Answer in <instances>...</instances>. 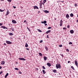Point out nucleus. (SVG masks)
Here are the masks:
<instances>
[{
  "mask_svg": "<svg viewBox=\"0 0 78 78\" xmlns=\"http://www.w3.org/2000/svg\"><path fill=\"white\" fill-rule=\"evenodd\" d=\"M66 51H67L68 52H69V49H66Z\"/></svg>",
  "mask_w": 78,
  "mask_h": 78,
  "instance_id": "7c9ffc66",
  "label": "nucleus"
},
{
  "mask_svg": "<svg viewBox=\"0 0 78 78\" xmlns=\"http://www.w3.org/2000/svg\"><path fill=\"white\" fill-rule=\"evenodd\" d=\"M50 31H51V30H49L47 31V32H46V33L47 34H48V33H50Z\"/></svg>",
  "mask_w": 78,
  "mask_h": 78,
  "instance_id": "a211bd4d",
  "label": "nucleus"
},
{
  "mask_svg": "<svg viewBox=\"0 0 78 78\" xmlns=\"http://www.w3.org/2000/svg\"><path fill=\"white\" fill-rule=\"evenodd\" d=\"M3 73V72L1 71L0 72V75L1 74Z\"/></svg>",
  "mask_w": 78,
  "mask_h": 78,
  "instance_id": "a18cd8bd",
  "label": "nucleus"
},
{
  "mask_svg": "<svg viewBox=\"0 0 78 78\" xmlns=\"http://www.w3.org/2000/svg\"><path fill=\"white\" fill-rule=\"evenodd\" d=\"M69 44H72V43L70 42L69 43Z\"/></svg>",
  "mask_w": 78,
  "mask_h": 78,
  "instance_id": "37998d69",
  "label": "nucleus"
},
{
  "mask_svg": "<svg viewBox=\"0 0 78 78\" xmlns=\"http://www.w3.org/2000/svg\"><path fill=\"white\" fill-rule=\"evenodd\" d=\"M45 49H47V47H45Z\"/></svg>",
  "mask_w": 78,
  "mask_h": 78,
  "instance_id": "bf43d9fd",
  "label": "nucleus"
},
{
  "mask_svg": "<svg viewBox=\"0 0 78 78\" xmlns=\"http://www.w3.org/2000/svg\"><path fill=\"white\" fill-rule=\"evenodd\" d=\"M71 69H72L73 70H75V69L74 68V67H73V66H71Z\"/></svg>",
  "mask_w": 78,
  "mask_h": 78,
  "instance_id": "bb28decb",
  "label": "nucleus"
},
{
  "mask_svg": "<svg viewBox=\"0 0 78 78\" xmlns=\"http://www.w3.org/2000/svg\"><path fill=\"white\" fill-rule=\"evenodd\" d=\"M47 66H48V67H50L51 66V64L50 63H47Z\"/></svg>",
  "mask_w": 78,
  "mask_h": 78,
  "instance_id": "9b49d317",
  "label": "nucleus"
},
{
  "mask_svg": "<svg viewBox=\"0 0 78 78\" xmlns=\"http://www.w3.org/2000/svg\"><path fill=\"white\" fill-rule=\"evenodd\" d=\"M13 8L14 9H16V7L14 6H13Z\"/></svg>",
  "mask_w": 78,
  "mask_h": 78,
  "instance_id": "c03bdc74",
  "label": "nucleus"
},
{
  "mask_svg": "<svg viewBox=\"0 0 78 78\" xmlns=\"http://www.w3.org/2000/svg\"><path fill=\"white\" fill-rule=\"evenodd\" d=\"M8 75H9L8 73H7L5 76V78H7V76H8Z\"/></svg>",
  "mask_w": 78,
  "mask_h": 78,
  "instance_id": "6ab92c4d",
  "label": "nucleus"
},
{
  "mask_svg": "<svg viewBox=\"0 0 78 78\" xmlns=\"http://www.w3.org/2000/svg\"><path fill=\"white\" fill-rule=\"evenodd\" d=\"M40 6H42V3H41L39 4Z\"/></svg>",
  "mask_w": 78,
  "mask_h": 78,
  "instance_id": "cd10ccee",
  "label": "nucleus"
},
{
  "mask_svg": "<svg viewBox=\"0 0 78 78\" xmlns=\"http://www.w3.org/2000/svg\"><path fill=\"white\" fill-rule=\"evenodd\" d=\"M70 32L71 34H73L74 33V31L73 30H71L70 31Z\"/></svg>",
  "mask_w": 78,
  "mask_h": 78,
  "instance_id": "9d476101",
  "label": "nucleus"
},
{
  "mask_svg": "<svg viewBox=\"0 0 78 78\" xmlns=\"http://www.w3.org/2000/svg\"><path fill=\"white\" fill-rule=\"evenodd\" d=\"M2 25L3 24H2V23H0V26H2Z\"/></svg>",
  "mask_w": 78,
  "mask_h": 78,
  "instance_id": "49530a36",
  "label": "nucleus"
},
{
  "mask_svg": "<svg viewBox=\"0 0 78 78\" xmlns=\"http://www.w3.org/2000/svg\"><path fill=\"white\" fill-rule=\"evenodd\" d=\"M66 27H64L63 28V30H66Z\"/></svg>",
  "mask_w": 78,
  "mask_h": 78,
  "instance_id": "de8ad7c7",
  "label": "nucleus"
},
{
  "mask_svg": "<svg viewBox=\"0 0 78 78\" xmlns=\"http://www.w3.org/2000/svg\"><path fill=\"white\" fill-rule=\"evenodd\" d=\"M66 18H69V14H66Z\"/></svg>",
  "mask_w": 78,
  "mask_h": 78,
  "instance_id": "2eb2a0df",
  "label": "nucleus"
},
{
  "mask_svg": "<svg viewBox=\"0 0 78 78\" xmlns=\"http://www.w3.org/2000/svg\"><path fill=\"white\" fill-rule=\"evenodd\" d=\"M36 70H39V69H38V68H36Z\"/></svg>",
  "mask_w": 78,
  "mask_h": 78,
  "instance_id": "6e6d98bb",
  "label": "nucleus"
},
{
  "mask_svg": "<svg viewBox=\"0 0 78 78\" xmlns=\"http://www.w3.org/2000/svg\"><path fill=\"white\" fill-rule=\"evenodd\" d=\"M56 69H61V65H60V64H56Z\"/></svg>",
  "mask_w": 78,
  "mask_h": 78,
  "instance_id": "f257e3e1",
  "label": "nucleus"
},
{
  "mask_svg": "<svg viewBox=\"0 0 78 78\" xmlns=\"http://www.w3.org/2000/svg\"><path fill=\"white\" fill-rule=\"evenodd\" d=\"M9 35L10 36H12V35H13V34H12V33H9Z\"/></svg>",
  "mask_w": 78,
  "mask_h": 78,
  "instance_id": "393cba45",
  "label": "nucleus"
},
{
  "mask_svg": "<svg viewBox=\"0 0 78 78\" xmlns=\"http://www.w3.org/2000/svg\"><path fill=\"white\" fill-rule=\"evenodd\" d=\"M28 46V44H27V43H26V44L25 45V47H27Z\"/></svg>",
  "mask_w": 78,
  "mask_h": 78,
  "instance_id": "412c9836",
  "label": "nucleus"
},
{
  "mask_svg": "<svg viewBox=\"0 0 78 78\" xmlns=\"http://www.w3.org/2000/svg\"><path fill=\"white\" fill-rule=\"evenodd\" d=\"M51 27H49L48 28V29H51Z\"/></svg>",
  "mask_w": 78,
  "mask_h": 78,
  "instance_id": "c9c22d12",
  "label": "nucleus"
},
{
  "mask_svg": "<svg viewBox=\"0 0 78 78\" xmlns=\"http://www.w3.org/2000/svg\"><path fill=\"white\" fill-rule=\"evenodd\" d=\"M7 1H8V2H11V0H7Z\"/></svg>",
  "mask_w": 78,
  "mask_h": 78,
  "instance_id": "58836bf2",
  "label": "nucleus"
},
{
  "mask_svg": "<svg viewBox=\"0 0 78 78\" xmlns=\"http://www.w3.org/2000/svg\"><path fill=\"white\" fill-rule=\"evenodd\" d=\"M38 12H40V11H39Z\"/></svg>",
  "mask_w": 78,
  "mask_h": 78,
  "instance_id": "0e129e2a",
  "label": "nucleus"
},
{
  "mask_svg": "<svg viewBox=\"0 0 78 78\" xmlns=\"http://www.w3.org/2000/svg\"><path fill=\"white\" fill-rule=\"evenodd\" d=\"M43 68V69H45V67L44 66H42Z\"/></svg>",
  "mask_w": 78,
  "mask_h": 78,
  "instance_id": "473e14b6",
  "label": "nucleus"
},
{
  "mask_svg": "<svg viewBox=\"0 0 78 78\" xmlns=\"http://www.w3.org/2000/svg\"><path fill=\"white\" fill-rule=\"evenodd\" d=\"M41 23H44V24H45V23H47V21H46V20H44L43 22L42 21L41 22Z\"/></svg>",
  "mask_w": 78,
  "mask_h": 78,
  "instance_id": "1a4fd4ad",
  "label": "nucleus"
},
{
  "mask_svg": "<svg viewBox=\"0 0 78 78\" xmlns=\"http://www.w3.org/2000/svg\"><path fill=\"white\" fill-rule=\"evenodd\" d=\"M47 2L46 0H43V3H45V2Z\"/></svg>",
  "mask_w": 78,
  "mask_h": 78,
  "instance_id": "a878e982",
  "label": "nucleus"
},
{
  "mask_svg": "<svg viewBox=\"0 0 78 78\" xmlns=\"http://www.w3.org/2000/svg\"><path fill=\"white\" fill-rule=\"evenodd\" d=\"M61 2H62V3H63V2H64V1H61Z\"/></svg>",
  "mask_w": 78,
  "mask_h": 78,
  "instance_id": "680f3d73",
  "label": "nucleus"
},
{
  "mask_svg": "<svg viewBox=\"0 0 78 78\" xmlns=\"http://www.w3.org/2000/svg\"><path fill=\"white\" fill-rule=\"evenodd\" d=\"M60 55L61 56H62V57H63V54H61Z\"/></svg>",
  "mask_w": 78,
  "mask_h": 78,
  "instance_id": "a19ab883",
  "label": "nucleus"
},
{
  "mask_svg": "<svg viewBox=\"0 0 78 78\" xmlns=\"http://www.w3.org/2000/svg\"><path fill=\"white\" fill-rule=\"evenodd\" d=\"M39 54L40 56H42V54L41 53H39Z\"/></svg>",
  "mask_w": 78,
  "mask_h": 78,
  "instance_id": "b1692460",
  "label": "nucleus"
},
{
  "mask_svg": "<svg viewBox=\"0 0 78 78\" xmlns=\"http://www.w3.org/2000/svg\"><path fill=\"white\" fill-rule=\"evenodd\" d=\"M9 14V10H7V12L6 14H5L6 16H8V14Z\"/></svg>",
  "mask_w": 78,
  "mask_h": 78,
  "instance_id": "ddd939ff",
  "label": "nucleus"
},
{
  "mask_svg": "<svg viewBox=\"0 0 78 78\" xmlns=\"http://www.w3.org/2000/svg\"><path fill=\"white\" fill-rule=\"evenodd\" d=\"M44 25H45V26H47V24H44Z\"/></svg>",
  "mask_w": 78,
  "mask_h": 78,
  "instance_id": "3c124183",
  "label": "nucleus"
},
{
  "mask_svg": "<svg viewBox=\"0 0 78 78\" xmlns=\"http://www.w3.org/2000/svg\"><path fill=\"white\" fill-rule=\"evenodd\" d=\"M12 22L13 23H16V21L15 20H12Z\"/></svg>",
  "mask_w": 78,
  "mask_h": 78,
  "instance_id": "dca6fc26",
  "label": "nucleus"
},
{
  "mask_svg": "<svg viewBox=\"0 0 78 78\" xmlns=\"http://www.w3.org/2000/svg\"><path fill=\"white\" fill-rule=\"evenodd\" d=\"M27 22V21L26 20H25L24 21V23H25V22Z\"/></svg>",
  "mask_w": 78,
  "mask_h": 78,
  "instance_id": "8fccbe9b",
  "label": "nucleus"
},
{
  "mask_svg": "<svg viewBox=\"0 0 78 78\" xmlns=\"http://www.w3.org/2000/svg\"><path fill=\"white\" fill-rule=\"evenodd\" d=\"M6 42L7 44H12V42H11V41H6Z\"/></svg>",
  "mask_w": 78,
  "mask_h": 78,
  "instance_id": "f03ea898",
  "label": "nucleus"
},
{
  "mask_svg": "<svg viewBox=\"0 0 78 78\" xmlns=\"http://www.w3.org/2000/svg\"><path fill=\"white\" fill-rule=\"evenodd\" d=\"M62 20H61L60 21V26L61 27L62 25Z\"/></svg>",
  "mask_w": 78,
  "mask_h": 78,
  "instance_id": "423d86ee",
  "label": "nucleus"
},
{
  "mask_svg": "<svg viewBox=\"0 0 78 78\" xmlns=\"http://www.w3.org/2000/svg\"><path fill=\"white\" fill-rule=\"evenodd\" d=\"M27 29H28V30L29 31H30V29H29V28H28V27H27Z\"/></svg>",
  "mask_w": 78,
  "mask_h": 78,
  "instance_id": "72a5a7b5",
  "label": "nucleus"
},
{
  "mask_svg": "<svg viewBox=\"0 0 78 78\" xmlns=\"http://www.w3.org/2000/svg\"><path fill=\"white\" fill-rule=\"evenodd\" d=\"M74 6H75L76 7L77 6V4H75L74 5Z\"/></svg>",
  "mask_w": 78,
  "mask_h": 78,
  "instance_id": "4c0bfd02",
  "label": "nucleus"
},
{
  "mask_svg": "<svg viewBox=\"0 0 78 78\" xmlns=\"http://www.w3.org/2000/svg\"><path fill=\"white\" fill-rule=\"evenodd\" d=\"M34 9H39V8L37 6H35L34 7Z\"/></svg>",
  "mask_w": 78,
  "mask_h": 78,
  "instance_id": "39448f33",
  "label": "nucleus"
},
{
  "mask_svg": "<svg viewBox=\"0 0 78 78\" xmlns=\"http://www.w3.org/2000/svg\"><path fill=\"white\" fill-rule=\"evenodd\" d=\"M44 3H44V2H43L42 3V4H43V5H44Z\"/></svg>",
  "mask_w": 78,
  "mask_h": 78,
  "instance_id": "4d7b16f0",
  "label": "nucleus"
},
{
  "mask_svg": "<svg viewBox=\"0 0 78 78\" xmlns=\"http://www.w3.org/2000/svg\"><path fill=\"white\" fill-rule=\"evenodd\" d=\"M19 59H20V60H22L23 61H26V59H25V58H19Z\"/></svg>",
  "mask_w": 78,
  "mask_h": 78,
  "instance_id": "20e7f679",
  "label": "nucleus"
},
{
  "mask_svg": "<svg viewBox=\"0 0 78 78\" xmlns=\"http://www.w3.org/2000/svg\"><path fill=\"white\" fill-rule=\"evenodd\" d=\"M4 44L5 45H6V44L5 43H4Z\"/></svg>",
  "mask_w": 78,
  "mask_h": 78,
  "instance_id": "e2e57ef3",
  "label": "nucleus"
},
{
  "mask_svg": "<svg viewBox=\"0 0 78 78\" xmlns=\"http://www.w3.org/2000/svg\"><path fill=\"white\" fill-rule=\"evenodd\" d=\"M52 70L54 73H56V72H57L56 70L55 69H53Z\"/></svg>",
  "mask_w": 78,
  "mask_h": 78,
  "instance_id": "f3484780",
  "label": "nucleus"
},
{
  "mask_svg": "<svg viewBox=\"0 0 78 78\" xmlns=\"http://www.w3.org/2000/svg\"><path fill=\"white\" fill-rule=\"evenodd\" d=\"M70 61H68V63H70Z\"/></svg>",
  "mask_w": 78,
  "mask_h": 78,
  "instance_id": "603ef678",
  "label": "nucleus"
},
{
  "mask_svg": "<svg viewBox=\"0 0 78 78\" xmlns=\"http://www.w3.org/2000/svg\"><path fill=\"white\" fill-rule=\"evenodd\" d=\"M46 51H48V49H46Z\"/></svg>",
  "mask_w": 78,
  "mask_h": 78,
  "instance_id": "13d9d810",
  "label": "nucleus"
},
{
  "mask_svg": "<svg viewBox=\"0 0 78 78\" xmlns=\"http://www.w3.org/2000/svg\"><path fill=\"white\" fill-rule=\"evenodd\" d=\"M77 22L78 23V20H77Z\"/></svg>",
  "mask_w": 78,
  "mask_h": 78,
  "instance_id": "69168bd1",
  "label": "nucleus"
},
{
  "mask_svg": "<svg viewBox=\"0 0 78 78\" xmlns=\"http://www.w3.org/2000/svg\"><path fill=\"white\" fill-rule=\"evenodd\" d=\"M1 28H3V29H8V27H6L2 26L1 27Z\"/></svg>",
  "mask_w": 78,
  "mask_h": 78,
  "instance_id": "0eeeda50",
  "label": "nucleus"
},
{
  "mask_svg": "<svg viewBox=\"0 0 78 78\" xmlns=\"http://www.w3.org/2000/svg\"><path fill=\"white\" fill-rule=\"evenodd\" d=\"M42 42H43V41L41 40L40 42V43H42Z\"/></svg>",
  "mask_w": 78,
  "mask_h": 78,
  "instance_id": "f704fd0d",
  "label": "nucleus"
},
{
  "mask_svg": "<svg viewBox=\"0 0 78 78\" xmlns=\"http://www.w3.org/2000/svg\"><path fill=\"white\" fill-rule=\"evenodd\" d=\"M43 12H45V13H49L50 12L47 10H44Z\"/></svg>",
  "mask_w": 78,
  "mask_h": 78,
  "instance_id": "6e6552de",
  "label": "nucleus"
},
{
  "mask_svg": "<svg viewBox=\"0 0 78 78\" xmlns=\"http://www.w3.org/2000/svg\"><path fill=\"white\" fill-rule=\"evenodd\" d=\"M19 73H20V74H22V72H19Z\"/></svg>",
  "mask_w": 78,
  "mask_h": 78,
  "instance_id": "09e8293b",
  "label": "nucleus"
},
{
  "mask_svg": "<svg viewBox=\"0 0 78 78\" xmlns=\"http://www.w3.org/2000/svg\"><path fill=\"white\" fill-rule=\"evenodd\" d=\"M70 16L72 17H73V13H71L70 14Z\"/></svg>",
  "mask_w": 78,
  "mask_h": 78,
  "instance_id": "4be33fe9",
  "label": "nucleus"
},
{
  "mask_svg": "<svg viewBox=\"0 0 78 78\" xmlns=\"http://www.w3.org/2000/svg\"><path fill=\"white\" fill-rule=\"evenodd\" d=\"M0 11L1 12H3V11H4V10H2V9H0Z\"/></svg>",
  "mask_w": 78,
  "mask_h": 78,
  "instance_id": "c85d7f7f",
  "label": "nucleus"
},
{
  "mask_svg": "<svg viewBox=\"0 0 78 78\" xmlns=\"http://www.w3.org/2000/svg\"><path fill=\"white\" fill-rule=\"evenodd\" d=\"M62 44H61L60 45H59V47H62Z\"/></svg>",
  "mask_w": 78,
  "mask_h": 78,
  "instance_id": "e433bc0d",
  "label": "nucleus"
},
{
  "mask_svg": "<svg viewBox=\"0 0 78 78\" xmlns=\"http://www.w3.org/2000/svg\"><path fill=\"white\" fill-rule=\"evenodd\" d=\"M27 50H29V49H27Z\"/></svg>",
  "mask_w": 78,
  "mask_h": 78,
  "instance_id": "774afa93",
  "label": "nucleus"
},
{
  "mask_svg": "<svg viewBox=\"0 0 78 78\" xmlns=\"http://www.w3.org/2000/svg\"><path fill=\"white\" fill-rule=\"evenodd\" d=\"M59 75H61V74L60 73H59Z\"/></svg>",
  "mask_w": 78,
  "mask_h": 78,
  "instance_id": "338daca9",
  "label": "nucleus"
},
{
  "mask_svg": "<svg viewBox=\"0 0 78 78\" xmlns=\"http://www.w3.org/2000/svg\"><path fill=\"white\" fill-rule=\"evenodd\" d=\"M42 72L43 73V74H45V70H42Z\"/></svg>",
  "mask_w": 78,
  "mask_h": 78,
  "instance_id": "5701e85b",
  "label": "nucleus"
},
{
  "mask_svg": "<svg viewBox=\"0 0 78 78\" xmlns=\"http://www.w3.org/2000/svg\"><path fill=\"white\" fill-rule=\"evenodd\" d=\"M37 30L38 31H39V32H40V33L42 32V31L40 29H37Z\"/></svg>",
  "mask_w": 78,
  "mask_h": 78,
  "instance_id": "aec40b11",
  "label": "nucleus"
},
{
  "mask_svg": "<svg viewBox=\"0 0 78 78\" xmlns=\"http://www.w3.org/2000/svg\"><path fill=\"white\" fill-rule=\"evenodd\" d=\"M40 8H42V6H40Z\"/></svg>",
  "mask_w": 78,
  "mask_h": 78,
  "instance_id": "864d4df0",
  "label": "nucleus"
},
{
  "mask_svg": "<svg viewBox=\"0 0 78 78\" xmlns=\"http://www.w3.org/2000/svg\"><path fill=\"white\" fill-rule=\"evenodd\" d=\"M67 27L68 28H69L70 27V25H68L67 26Z\"/></svg>",
  "mask_w": 78,
  "mask_h": 78,
  "instance_id": "2f4dec72",
  "label": "nucleus"
},
{
  "mask_svg": "<svg viewBox=\"0 0 78 78\" xmlns=\"http://www.w3.org/2000/svg\"><path fill=\"white\" fill-rule=\"evenodd\" d=\"M12 31H14V29H12Z\"/></svg>",
  "mask_w": 78,
  "mask_h": 78,
  "instance_id": "79ce46f5",
  "label": "nucleus"
},
{
  "mask_svg": "<svg viewBox=\"0 0 78 78\" xmlns=\"http://www.w3.org/2000/svg\"><path fill=\"white\" fill-rule=\"evenodd\" d=\"M1 0V1H4L5 0Z\"/></svg>",
  "mask_w": 78,
  "mask_h": 78,
  "instance_id": "052dcab7",
  "label": "nucleus"
},
{
  "mask_svg": "<svg viewBox=\"0 0 78 78\" xmlns=\"http://www.w3.org/2000/svg\"><path fill=\"white\" fill-rule=\"evenodd\" d=\"M75 64L76 66L78 67V62H77V61L75 60Z\"/></svg>",
  "mask_w": 78,
  "mask_h": 78,
  "instance_id": "7ed1b4c3",
  "label": "nucleus"
},
{
  "mask_svg": "<svg viewBox=\"0 0 78 78\" xmlns=\"http://www.w3.org/2000/svg\"><path fill=\"white\" fill-rule=\"evenodd\" d=\"M2 66H0V69H2Z\"/></svg>",
  "mask_w": 78,
  "mask_h": 78,
  "instance_id": "5fc2aeb1",
  "label": "nucleus"
},
{
  "mask_svg": "<svg viewBox=\"0 0 78 78\" xmlns=\"http://www.w3.org/2000/svg\"><path fill=\"white\" fill-rule=\"evenodd\" d=\"M44 61H47V57L45 56H44Z\"/></svg>",
  "mask_w": 78,
  "mask_h": 78,
  "instance_id": "f8f14e48",
  "label": "nucleus"
},
{
  "mask_svg": "<svg viewBox=\"0 0 78 78\" xmlns=\"http://www.w3.org/2000/svg\"><path fill=\"white\" fill-rule=\"evenodd\" d=\"M5 61H3L1 62V64L3 65V64H5Z\"/></svg>",
  "mask_w": 78,
  "mask_h": 78,
  "instance_id": "4468645a",
  "label": "nucleus"
},
{
  "mask_svg": "<svg viewBox=\"0 0 78 78\" xmlns=\"http://www.w3.org/2000/svg\"><path fill=\"white\" fill-rule=\"evenodd\" d=\"M15 70H19V69L17 68H15Z\"/></svg>",
  "mask_w": 78,
  "mask_h": 78,
  "instance_id": "c756f323",
  "label": "nucleus"
},
{
  "mask_svg": "<svg viewBox=\"0 0 78 78\" xmlns=\"http://www.w3.org/2000/svg\"><path fill=\"white\" fill-rule=\"evenodd\" d=\"M47 38L48 39H49V37H48V35H47Z\"/></svg>",
  "mask_w": 78,
  "mask_h": 78,
  "instance_id": "ea45409f",
  "label": "nucleus"
}]
</instances>
